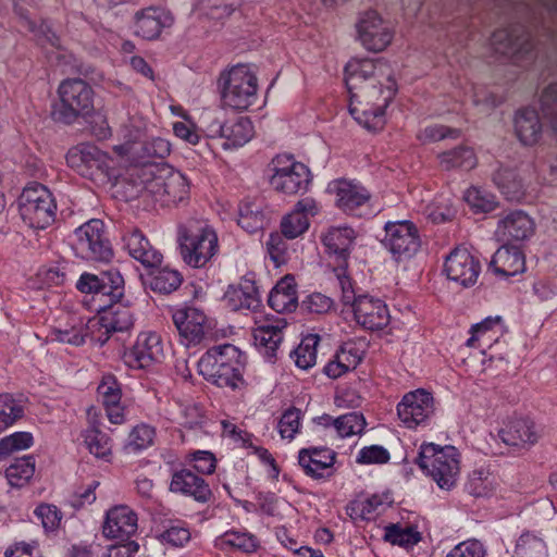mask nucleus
<instances>
[{
    "label": "nucleus",
    "instance_id": "22",
    "mask_svg": "<svg viewBox=\"0 0 557 557\" xmlns=\"http://www.w3.org/2000/svg\"><path fill=\"white\" fill-rule=\"evenodd\" d=\"M535 232L533 219L522 210H512L499 219L496 236L506 243L523 242Z\"/></svg>",
    "mask_w": 557,
    "mask_h": 557
},
{
    "label": "nucleus",
    "instance_id": "37",
    "mask_svg": "<svg viewBox=\"0 0 557 557\" xmlns=\"http://www.w3.org/2000/svg\"><path fill=\"white\" fill-rule=\"evenodd\" d=\"M268 302L276 312L294 311L298 304L295 280L287 275L278 281L270 292Z\"/></svg>",
    "mask_w": 557,
    "mask_h": 557
},
{
    "label": "nucleus",
    "instance_id": "36",
    "mask_svg": "<svg viewBox=\"0 0 557 557\" xmlns=\"http://www.w3.org/2000/svg\"><path fill=\"white\" fill-rule=\"evenodd\" d=\"M542 128L539 113L534 109L524 108L516 113L515 131L523 145H535L542 136Z\"/></svg>",
    "mask_w": 557,
    "mask_h": 557
},
{
    "label": "nucleus",
    "instance_id": "2",
    "mask_svg": "<svg viewBox=\"0 0 557 557\" xmlns=\"http://www.w3.org/2000/svg\"><path fill=\"white\" fill-rule=\"evenodd\" d=\"M177 240L184 262L193 268L206 267L219 250L218 235L207 223L180 225Z\"/></svg>",
    "mask_w": 557,
    "mask_h": 557
},
{
    "label": "nucleus",
    "instance_id": "62",
    "mask_svg": "<svg viewBox=\"0 0 557 557\" xmlns=\"http://www.w3.org/2000/svg\"><path fill=\"white\" fill-rule=\"evenodd\" d=\"M301 411L295 407L287 409L278 421V432L283 438L292 440L298 432Z\"/></svg>",
    "mask_w": 557,
    "mask_h": 557
},
{
    "label": "nucleus",
    "instance_id": "32",
    "mask_svg": "<svg viewBox=\"0 0 557 557\" xmlns=\"http://www.w3.org/2000/svg\"><path fill=\"white\" fill-rule=\"evenodd\" d=\"M356 238L355 231L349 226H334L322 236V242L330 255L334 256L339 265L345 264Z\"/></svg>",
    "mask_w": 557,
    "mask_h": 557
},
{
    "label": "nucleus",
    "instance_id": "49",
    "mask_svg": "<svg viewBox=\"0 0 557 557\" xmlns=\"http://www.w3.org/2000/svg\"><path fill=\"white\" fill-rule=\"evenodd\" d=\"M382 504V497L379 495H372L366 499H355L346 506V513L352 520H369Z\"/></svg>",
    "mask_w": 557,
    "mask_h": 557
},
{
    "label": "nucleus",
    "instance_id": "63",
    "mask_svg": "<svg viewBox=\"0 0 557 557\" xmlns=\"http://www.w3.org/2000/svg\"><path fill=\"white\" fill-rule=\"evenodd\" d=\"M391 456L386 448L380 445H372L363 447L356 460L358 463L370 465V463H386Z\"/></svg>",
    "mask_w": 557,
    "mask_h": 557
},
{
    "label": "nucleus",
    "instance_id": "42",
    "mask_svg": "<svg viewBox=\"0 0 557 557\" xmlns=\"http://www.w3.org/2000/svg\"><path fill=\"white\" fill-rule=\"evenodd\" d=\"M35 473V458L32 455L17 458L5 470V476L11 486H24Z\"/></svg>",
    "mask_w": 557,
    "mask_h": 557
},
{
    "label": "nucleus",
    "instance_id": "50",
    "mask_svg": "<svg viewBox=\"0 0 557 557\" xmlns=\"http://www.w3.org/2000/svg\"><path fill=\"white\" fill-rule=\"evenodd\" d=\"M87 322L83 323L81 320L79 323H75L70 327L65 329H54L51 332V341H55L59 343H65L73 346H81L85 343L88 337Z\"/></svg>",
    "mask_w": 557,
    "mask_h": 557
},
{
    "label": "nucleus",
    "instance_id": "28",
    "mask_svg": "<svg viewBox=\"0 0 557 557\" xmlns=\"http://www.w3.org/2000/svg\"><path fill=\"white\" fill-rule=\"evenodd\" d=\"M224 301L233 311H255L261 306V298L255 281L242 278L237 285H230Z\"/></svg>",
    "mask_w": 557,
    "mask_h": 557
},
{
    "label": "nucleus",
    "instance_id": "61",
    "mask_svg": "<svg viewBox=\"0 0 557 557\" xmlns=\"http://www.w3.org/2000/svg\"><path fill=\"white\" fill-rule=\"evenodd\" d=\"M25 22L28 30L34 34L37 42L40 46H51L53 48L61 49L60 38L51 29L49 24L44 22L40 25H36L30 20H26Z\"/></svg>",
    "mask_w": 557,
    "mask_h": 557
},
{
    "label": "nucleus",
    "instance_id": "16",
    "mask_svg": "<svg viewBox=\"0 0 557 557\" xmlns=\"http://www.w3.org/2000/svg\"><path fill=\"white\" fill-rule=\"evenodd\" d=\"M173 24V14L161 7H147L137 10L133 15L134 34L146 40L159 38L162 30Z\"/></svg>",
    "mask_w": 557,
    "mask_h": 557
},
{
    "label": "nucleus",
    "instance_id": "29",
    "mask_svg": "<svg viewBox=\"0 0 557 557\" xmlns=\"http://www.w3.org/2000/svg\"><path fill=\"white\" fill-rule=\"evenodd\" d=\"M97 392L109 421L113 424H122L125 421L124 408L121 406L122 389L115 376L103 375Z\"/></svg>",
    "mask_w": 557,
    "mask_h": 557
},
{
    "label": "nucleus",
    "instance_id": "4",
    "mask_svg": "<svg viewBox=\"0 0 557 557\" xmlns=\"http://www.w3.org/2000/svg\"><path fill=\"white\" fill-rule=\"evenodd\" d=\"M60 102L53 107L55 121L73 124L78 117L88 115L94 109V90L81 78H66L58 87Z\"/></svg>",
    "mask_w": 557,
    "mask_h": 557
},
{
    "label": "nucleus",
    "instance_id": "39",
    "mask_svg": "<svg viewBox=\"0 0 557 557\" xmlns=\"http://www.w3.org/2000/svg\"><path fill=\"white\" fill-rule=\"evenodd\" d=\"M253 136V126L251 121L246 116H239L230 120L226 123L223 138L224 149L242 147L247 144Z\"/></svg>",
    "mask_w": 557,
    "mask_h": 557
},
{
    "label": "nucleus",
    "instance_id": "10",
    "mask_svg": "<svg viewBox=\"0 0 557 557\" xmlns=\"http://www.w3.org/2000/svg\"><path fill=\"white\" fill-rule=\"evenodd\" d=\"M384 232L381 243L397 262L412 258L421 248L419 230L410 221L387 222Z\"/></svg>",
    "mask_w": 557,
    "mask_h": 557
},
{
    "label": "nucleus",
    "instance_id": "27",
    "mask_svg": "<svg viewBox=\"0 0 557 557\" xmlns=\"http://www.w3.org/2000/svg\"><path fill=\"white\" fill-rule=\"evenodd\" d=\"M123 242L129 256L139 261L145 268L161 265L163 260L162 253L150 244L139 230L127 232L123 236Z\"/></svg>",
    "mask_w": 557,
    "mask_h": 557
},
{
    "label": "nucleus",
    "instance_id": "33",
    "mask_svg": "<svg viewBox=\"0 0 557 557\" xmlns=\"http://www.w3.org/2000/svg\"><path fill=\"white\" fill-rule=\"evenodd\" d=\"M100 283L95 307L97 312L112 308L124 295V278L117 270L101 272Z\"/></svg>",
    "mask_w": 557,
    "mask_h": 557
},
{
    "label": "nucleus",
    "instance_id": "18",
    "mask_svg": "<svg viewBox=\"0 0 557 557\" xmlns=\"http://www.w3.org/2000/svg\"><path fill=\"white\" fill-rule=\"evenodd\" d=\"M163 356L161 338L158 334L149 332L138 335L133 347L125 351L124 361L133 369H147Z\"/></svg>",
    "mask_w": 557,
    "mask_h": 557
},
{
    "label": "nucleus",
    "instance_id": "13",
    "mask_svg": "<svg viewBox=\"0 0 557 557\" xmlns=\"http://www.w3.org/2000/svg\"><path fill=\"white\" fill-rule=\"evenodd\" d=\"M443 271L449 281L469 288L478 281L481 263L467 248L456 247L446 256Z\"/></svg>",
    "mask_w": 557,
    "mask_h": 557
},
{
    "label": "nucleus",
    "instance_id": "45",
    "mask_svg": "<svg viewBox=\"0 0 557 557\" xmlns=\"http://www.w3.org/2000/svg\"><path fill=\"white\" fill-rule=\"evenodd\" d=\"M421 539V533L413 527L403 528L398 523H392L384 529V541L404 548L414 546Z\"/></svg>",
    "mask_w": 557,
    "mask_h": 557
},
{
    "label": "nucleus",
    "instance_id": "23",
    "mask_svg": "<svg viewBox=\"0 0 557 557\" xmlns=\"http://www.w3.org/2000/svg\"><path fill=\"white\" fill-rule=\"evenodd\" d=\"M173 323L178 331L185 346L199 344L207 334V317L196 308L177 310L172 315Z\"/></svg>",
    "mask_w": 557,
    "mask_h": 557
},
{
    "label": "nucleus",
    "instance_id": "19",
    "mask_svg": "<svg viewBox=\"0 0 557 557\" xmlns=\"http://www.w3.org/2000/svg\"><path fill=\"white\" fill-rule=\"evenodd\" d=\"M329 190L336 196V206L346 213L360 215L359 210L370 201V193L359 183L345 178L329 185Z\"/></svg>",
    "mask_w": 557,
    "mask_h": 557
},
{
    "label": "nucleus",
    "instance_id": "52",
    "mask_svg": "<svg viewBox=\"0 0 557 557\" xmlns=\"http://www.w3.org/2000/svg\"><path fill=\"white\" fill-rule=\"evenodd\" d=\"M465 200L475 213L491 212L497 206L493 194L476 187H471L466 191Z\"/></svg>",
    "mask_w": 557,
    "mask_h": 557
},
{
    "label": "nucleus",
    "instance_id": "40",
    "mask_svg": "<svg viewBox=\"0 0 557 557\" xmlns=\"http://www.w3.org/2000/svg\"><path fill=\"white\" fill-rule=\"evenodd\" d=\"M441 168L445 171L454 169L471 170L476 164V157L472 148L458 146L442 152L438 156Z\"/></svg>",
    "mask_w": 557,
    "mask_h": 557
},
{
    "label": "nucleus",
    "instance_id": "38",
    "mask_svg": "<svg viewBox=\"0 0 557 557\" xmlns=\"http://www.w3.org/2000/svg\"><path fill=\"white\" fill-rule=\"evenodd\" d=\"M493 182L508 200L518 201L524 196L523 178L512 168L500 165L493 174Z\"/></svg>",
    "mask_w": 557,
    "mask_h": 557
},
{
    "label": "nucleus",
    "instance_id": "17",
    "mask_svg": "<svg viewBox=\"0 0 557 557\" xmlns=\"http://www.w3.org/2000/svg\"><path fill=\"white\" fill-rule=\"evenodd\" d=\"M357 32L362 46L371 51H382L392 41L393 34L375 11H368L357 23Z\"/></svg>",
    "mask_w": 557,
    "mask_h": 557
},
{
    "label": "nucleus",
    "instance_id": "7",
    "mask_svg": "<svg viewBox=\"0 0 557 557\" xmlns=\"http://www.w3.org/2000/svg\"><path fill=\"white\" fill-rule=\"evenodd\" d=\"M18 209L23 221L33 228L44 230L55 220V201L50 190L41 184H33L23 189Z\"/></svg>",
    "mask_w": 557,
    "mask_h": 557
},
{
    "label": "nucleus",
    "instance_id": "1",
    "mask_svg": "<svg viewBox=\"0 0 557 557\" xmlns=\"http://www.w3.org/2000/svg\"><path fill=\"white\" fill-rule=\"evenodd\" d=\"M246 356L234 345L223 344L208 349L198 361V371L211 384L242 391L246 387Z\"/></svg>",
    "mask_w": 557,
    "mask_h": 557
},
{
    "label": "nucleus",
    "instance_id": "51",
    "mask_svg": "<svg viewBox=\"0 0 557 557\" xmlns=\"http://www.w3.org/2000/svg\"><path fill=\"white\" fill-rule=\"evenodd\" d=\"M333 426L338 436L347 437L360 434L364 430L366 419L361 413L352 411L336 418Z\"/></svg>",
    "mask_w": 557,
    "mask_h": 557
},
{
    "label": "nucleus",
    "instance_id": "54",
    "mask_svg": "<svg viewBox=\"0 0 557 557\" xmlns=\"http://www.w3.org/2000/svg\"><path fill=\"white\" fill-rule=\"evenodd\" d=\"M156 432L148 424L136 425L129 433L126 444L128 451L137 453L152 445Z\"/></svg>",
    "mask_w": 557,
    "mask_h": 557
},
{
    "label": "nucleus",
    "instance_id": "24",
    "mask_svg": "<svg viewBox=\"0 0 557 557\" xmlns=\"http://www.w3.org/2000/svg\"><path fill=\"white\" fill-rule=\"evenodd\" d=\"M498 437L507 446L527 448L536 444L541 433L529 418H513L498 431Z\"/></svg>",
    "mask_w": 557,
    "mask_h": 557
},
{
    "label": "nucleus",
    "instance_id": "6",
    "mask_svg": "<svg viewBox=\"0 0 557 557\" xmlns=\"http://www.w3.org/2000/svg\"><path fill=\"white\" fill-rule=\"evenodd\" d=\"M385 75L387 85L384 88L382 87L381 81L376 78V82L367 85V88L360 94L359 103L364 101L370 106L369 109L362 110L361 115H356L358 113L357 107H352L351 104L349 109L355 119L369 131L374 132L382 128L385 109L393 100L397 90L396 82L393 79L391 73L385 72L384 76Z\"/></svg>",
    "mask_w": 557,
    "mask_h": 557
},
{
    "label": "nucleus",
    "instance_id": "58",
    "mask_svg": "<svg viewBox=\"0 0 557 557\" xmlns=\"http://www.w3.org/2000/svg\"><path fill=\"white\" fill-rule=\"evenodd\" d=\"M309 227V220L305 214L292 211L281 221V232L288 238L294 239L304 234Z\"/></svg>",
    "mask_w": 557,
    "mask_h": 557
},
{
    "label": "nucleus",
    "instance_id": "41",
    "mask_svg": "<svg viewBox=\"0 0 557 557\" xmlns=\"http://www.w3.org/2000/svg\"><path fill=\"white\" fill-rule=\"evenodd\" d=\"M165 207L177 205L189 196V181L180 171L165 170Z\"/></svg>",
    "mask_w": 557,
    "mask_h": 557
},
{
    "label": "nucleus",
    "instance_id": "56",
    "mask_svg": "<svg viewBox=\"0 0 557 557\" xmlns=\"http://www.w3.org/2000/svg\"><path fill=\"white\" fill-rule=\"evenodd\" d=\"M540 104L543 117L557 132V84H550L542 91Z\"/></svg>",
    "mask_w": 557,
    "mask_h": 557
},
{
    "label": "nucleus",
    "instance_id": "11",
    "mask_svg": "<svg viewBox=\"0 0 557 557\" xmlns=\"http://www.w3.org/2000/svg\"><path fill=\"white\" fill-rule=\"evenodd\" d=\"M67 164L91 181L102 180L109 169L108 154L92 144L82 143L66 153Z\"/></svg>",
    "mask_w": 557,
    "mask_h": 557
},
{
    "label": "nucleus",
    "instance_id": "14",
    "mask_svg": "<svg viewBox=\"0 0 557 557\" xmlns=\"http://www.w3.org/2000/svg\"><path fill=\"white\" fill-rule=\"evenodd\" d=\"M491 45L495 52L511 59H523L533 49L530 33L520 24L495 30Z\"/></svg>",
    "mask_w": 557,
    "mask_h": 557
},
{
    "label": "nucleus",
    "instance_id": "35",
    "mask_svg": "<svg viewBox=\"0 0 557 557\" xmlns=\"http://www.w3.org/2000/svg\"><path fill=\"white\" fill-rule=\"evenodd\" d=\"M134 324L133 317L126 307H117L100 317L90 318L87 321V330L104 333L126 332Z\"/></svg>",
    "mask_w": 557,
    "mask_h": 557
},
{
    "label": "nucleus",
    "instance_id": "55",
    "mask_svg": "<svg viewBox=\"0 0 557 557\" xmlns=\"http://www.w3.org/2000/svg\"><path fill=\"white\" fill-rule=\"evenodd\" d=\"M24 409L9 394H0V433L23 417Z\"/></svg>",
    "mask_w": 557,
    "mask_h": 557
},
{
    "label": "nucleus",
    "instance_id": "64",
    "mask_svg": "<svg viewBox=\"0 0 557 557\" xmlns=\"http://www.w3.org/2000/svg\"><path fill=\"white\" fill-rule=\"evenodd\" d=\"M486 550L478 540H467L457 544L446 557H485Z\"/></svg>",
    "mask_w": 557,
    "mask_h": 557
},
{
    "label": "nucleus",
    "instance_id": "47",
    "mask_svg": "<svg viewBox=\"0 0 557 557\" xmlns=\"http://www.w3.org/2000/svg\"><path fill=\"white\" fill-rule=\"evenodd\" d=\"M237 222L243 230L252 234L263 228L265 216L259 206L246 202L239 206Z\"/></svg>",
    "mask_w": 557,
    "mask_h": 557
},
{
    "label": "nucleus",
    "instance_id": "25",
    "mask_svg": "<svg viewBox=\"0 0 557 557\" xmlns=\"http://www.w3.org/2000/svg\"><path fill=\"white\" fill-rule=\"evenodd\" d=\"M137 515L128 506L120 505L111 508L102 527L108 539L127 541L137 531Z\"/></svg>",
    "mask_w": 557,
    "mask_h": 557
},
{
    "label": "nucleus",
    "instance_id": "44",
    "mask_svg": "<svg viewBox=\"0 0 557 557\" xmlns=\"http://www.w3.org/2000/svg\"><path fill=\"white\" fill-rule=\"evenodd\" d=\"M84 442L96 458L108 459L112 454L111 438L98 426L92 425L84 432Z\"/></svg>",
    "mask_w": 557,
    "mask_h": 557
},
{
    "label": "nucleus",
    "instance_id": "57",
    "mask_svg": "<svg viewBox=\"0 0 557 557\" xmlns=\"http://www.w3.org/2000/svg\"><path fill=\"white\" fill-rule=\"evenodd\" d=\"M223 547L234 548L244 553H252L257 549L258 543L252 534L245 532L230 531L221 537Z\"/></svg>",
    "mask_w": 557,
    "mask_h": 557
},
{
    "label": "nucleus",
    "instance_id": "20",
    "mask_svg": "<svg viewBox=\"0 0 557 557\" xmlns=\"http://www.w3.org/2000/svg\"><path fill=\"white\" fill-rule=\"evenodd\" d=\"M351 309L357 323L366 330H382L389 323L387 306L379 298L359 295V299Z\"/></svg>",
    "mask_w": 557,
    "mask_h": 557
},
{
    "label": "nucleus",
    "instance_id": "3",
    "mask_svg": "<svg viewBox=\"0 0 557 557\" xmlns=\"http://www.w3.org/2000/svg\"><path fill=\"white\" fill-rule=\"evenodd\" d=\"M459 457L454 446L441 447L433 443H424L420 446L416 463L440 488L450 490L456 485L460 474Z\"/></svg>",
    "mask_w": 557,
    "mask_h": 557
},
{
    "label": "nucleus",
    "instance_id": "26",
    "mask_svg": "<svg viewBox=\"0 0 557 557\" xmlns=\"http://www.w3.org/2000/svg\"><path fill=\"white\" fill-rule=\"evenodd\" d=\"M170 491L190 496L199 503H208L212 497L211 488L205 479L188 469L173 473Z\"/></svg>",
    "mask_w": 557,
    "mask_h": 557
},
{
    "label": "nucleus",
    "instance_id": "12",
    "mask_svg": "<svg viewBox=\"0 0 557 557\" xmlns=\"http://www.w3.org/2000/svg\"><path fill=\"white\" fill-rule=\"evenodd\" d=\"M387 65L382 60H351L345 66V83L350 100L360 102V94L376 78L383 77Z\"/></svg>",
    "mask_w": 557,
    "mask_h": 557
},
{
    "label": "nucleus",
    "instance_id": "46",
    "mask_svg": "<svg viewBox=\"0 0 557 557\" xmlns=\"http://www.w3.org/2000/svg\"><path fill=\"white\" fill-rule=\"evenodd\" d=\"M319 341L318 335L310 334L302 338L297 348L290 352V358L299 369L308 370L315 364Z\"/></svg>",
    "mask_w": 557,
    "mask_h": 557
},
{
    "label": "nucleus",
    "instance_id": "59",
    "mask_svg": "<svg viewBox=\"0 0 557 557\" xmlns=\"http://www.w3.org/2000/svg\"><path fill=\"white\" fill-rule=\"evenodd\" d=\"M544 550V541L530 532L521 534L516 545V554L520 557H536Z\"/></svg>",
    "mask_w": 557,
    "mask_h": 557
},
{
    "label": "nucleus",
    "instance_id": "31",
    "mask_svg": "<svg viewBox=\"0 0 557 557\" xmlns=\"http://www.w3.org/2000/svg\"><path fill=\"white\" fill-rule=\"evenodd\" d=\"M488 268L497 275L513 276L524 271V256L518 247L504 245L495 251Z\"/></svg>",
    "mask_w": 557,
    "mask_h": 557
},
{
    "label": "nucleus",
    "instance_id": "48",
    "mask_svg": "<svg viewBox=\"0 0 557 557\" xmlns=\"http://www.w3.org/2000/svg\"><path fill=\"white\" fill-rule=\"evenodd\" d=\"M144 175L148 173L145 171ZM151 177H146L143 181V195L150 197L154 203H159L161 207H165V170H159L157 174L149 172Z\"/></svg>",
    "mask_w": 557,
    "mask_h": 557
},
{
    "label": "nucleus",
    "instance_id": "30",
    "mask_svg": "<svg viewBox=\"0 0 557 557\" xmlns=\"http://www.w3.org/2000/svg\"><path fill=\"white\" fill-rule=\"evenodd\" d=\"M286 323L283 320H267L257 324L253 329L255 345L269 360L276 356V350L284 338L283 329Z\"/></svg>",
    "mask_w": 557,
    "mask_h": 557
},
{
    "label": "nucleus",
    "instance_id": "21",
    "mask_svg": "<svg viewBox=\"0 0 557 557\" xmlns=\"http://www.w3.org/2000/svg\"><path fill=\"white\" fill-rule=\"evenodd\" d=\"M336 453L327 447H308L298 453V463L304 472L315 480L326 479L333 474Z\"/></svg>",
    "mask_w": 557,
    "mask_h": 557
},
{
    "label": "nucleus",
    "instance_id": "60",
    "mask_svg": "<svg viewBox=\"0 0 557 557\" xmlns=\"http://www.w3.org/2000/svg\"><path fill=\"white\" fill-rule=\"evenodd\" d=\"M34 515L41 521L47 532L55 531L62 520V512L57 506L51 504H40L34 510Z\"/></svg>",
    "mask_w": 557,
    "mask_h": 557
},
{
    "label": "nucleus",
    "instance_id": "34",
    "mask_svg": "<svg viewBox=\"0 0 557 557\" xmlns=\"http://www.w3.org/2000/svg\"><path fill=\"white\" fill-rule=\"evenodd\" d=\"M146 275H141L143 284L154 293L168 295L176 290L182 282V274L169 267L158 265L156 268H146Z\"/></svg>",
    "mask_w": 557,
    "mask_h": 557
},
{
    "label": "nucleus",
    "instance_id": "5",
    "mask_svg": "<svg viewBox=\"0 0 557 557\" xmlns=\"http://www.w3.org/2000/svg\"><path fill=\"white\" fill-rule=\"evenodd\" d=\"M219 85L225 107L247 110L257 99V77L248 65L237 64L230 71L221 73Z\"/></svg>",
    "mask_w": 557,
    "mask_h": 557
},
{
    "label": "nucleus",
    "instance_id": "43",
    "mask_svg": "<svg viewBox=\"0 0 557 557\" xmlns=\"http://www.w3.org/2000/svg\"><path fill=\"white\" fill-rule=\"evenodd\" d=\"M240 0H195L194 10L212 20H222L231 15Z\"/></svg>",
    "mask_w": 557,
    "mask_h": 557
},
{
    "label": "nucleus",
    "instance_id": "15",
    "mask_svg": "<svg viewBox=\"0 0 557 557\" xmlns=\"http://www.w3.org/2000/svg\"><path fill=\"white\" fill-rule=\"evenodd\" d=\"M433 412V396L424 389L407 393L397 405V414L401 422L409 429L424 424Z\"/></svg>",
    "mask_w": 557,
    "mask_h": 557
},
{
    "label": "nucleus",
    "instance_id": "9",
    "mask_svg": "<svg viewBox=\"0 0 557 557\" xmlns=\"http://www.w3.org/2000/svg\"><path fill=\"white\" fill-rule=\"evenodd\" d=\"M74 249L78 257L88 261L108 262L113 256L101 220L91 219L75 230Z\"/></svg>",
    "mask_w": 557,
    "mask_h": 557
},
{
    "label": "nucleus",
    "instance_id": "53",
    "mask_svg": "<svg viewBox=\"0 0 557 557\" xmlns=\"http://www.w3.org/2000/svg\"><path fill=\"white\" fill-rule=\"evenodd\" d=\"M34 443L32 433L15 432L0 440V460L8 458L11 454L29 448Z\"/></svg>",
    "mask_w": 557,
    "mask_h": 557
},
{
    "label": "nucleus",
    "instance_id": "8",
    "mask_svg": "<svg viewBox=\"0 0 557 557\" xmlns=\"http://www.w3.org/2000/svg\"><path fill=\"white\" fill-rule=\"evenodd\" d=\"M271 186L285 195L304 194L311 183V173L307 165L296 161L289 154H278L272 162Z\"/></svg>",
    "mask_w": 557,
    "mask_h": 557
}]
</instances>
